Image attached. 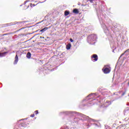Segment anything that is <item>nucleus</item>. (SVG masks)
<instances>
[{
	"label": "nucleus",
	"mask_w": 129,
	"mask_h": 129,
	"mask_svg": "<svg viewBox=\"0 0 129 129\" xmlns=\"http://www.w3.org/2000/svg\"><path fill=\"white\" fill-rule=\"evenodd\" d=\"M111 70V69H110V67L104 68L102 70L104 74H108V73H110Z\"/></svg>",
	"instance_id": "1"
},
{
	"label": "nucleus",
	"mask_w": 129,
	"mask_h": 129,
	"mask_svg": "<svg viewBox=\"0 0 129 129\" xmlns=\"http://www.w3.org/2000/svg\"><path fill=\"white\" fill-rule=\"evenodd\" d=\"M92 58L94 59V60L95 61L98 60V56H97V54H93L92 56Z\"/></svg>",
	"instance_id": "2"
},
{
	"label": "nucleus",
	"mask_w": 129,
	"mask_h": 129,
	"mask_svg": "<svg viewBox=\"0 0 129 129\" xmlns=\"http://www.w3.org/2000/svg\"><path fill=\"white\" fill-rule=\"evenodd\" d=\"M8 52H0V57H5L6 54H8Z\"/></svg>",
	"instance_id": "3"
},
{
	"label": "nucleus",
	"mask_w": 129,
	"mask_h": 129,
	"mask_svg": "<svg viewBox=\"0 0 129 129\" xmlns=\"http://www.w3.org/2000/svg\"><path fill=\"white\" fill-rule=\"evenodd\" d=\"M48 29L49 28L48 27H45L40 30L39 32H40L41 33H44V32H46V31H47V30H48Z\"/></svg>",
	"instance_id": "4"
},
{
	"label": "nucleus",
	"mask_w": 129,
	"mask_h": 129,
	"mask_svg": "<svg viewBox=\"0 0 129 129\" xmlns=\"http://www.w3.org/2000/svg\"><path fill=\"white\" fill-rule=\"evenodd\" d=\"M19 61V57H18V55H16L15 56V60L14 61V64H17Z\"/></svg>",
	"instance_id": "5"
},
{
	"label": "nucleus",
	"mask_w": 129,
	"mask_h": 129,
	"mask_svg": "<svg viewBox=\"0 0 129 129\" xmlns=\"http://www.w3.org/2000/svg\"><path fill=\"white\" fill-rule=\"evenodd\" d=\"M73 13H74V14H79V11H78V9H75L73 10Z\"/></svg>",
	"instance_id": "6"
},
{
	"label": "nucleus",
	"mask_w": 129,
	"mask_h": 129,
	"mask_svg": "<svg viewBox=\"0 0 129 129\" xmlns=\"http://www.w3.org/2000/svg\"><path fill=\"white\" fill-rule=\"evenodd\" d=\"M31 52H28L26 55L27 58H28V59H30V58H31Z\"/></svg>",
	"instance_id": "7"
},
{
	"label": "nucleus",
	"mask_w": 129,
	"mask_h": 129,
	"mask_svg": "<svg viewBox=\"0 0 129 129\" xmlns=\"http://www.w3.org/2000/svg\"><path fill=\"white\" fill-rule=\"evenodd\" d=\"M22 126H23L24 127H26L27 126V124L25 123H21L19 125V127H21Z\"/></svg>",
	"instance_id": "8"
},
{
	"label": "nucleus",
	"mask_w": 129,
	"mask_h": 129,
	"mask_svg": "<svg viewBox=\"0 0 129 129\" xmlns=\"http://www.w3.org/2000/svg\"><path fill=\"white\" fill-rule=\"evenodd\" d=\"M71 48V44H69L67 45V50H70Z\"/></svg>",
	"instance_id": "9"
},
{
	"label": "nucleus",
	"mask_w": 129,
	"mask_h": 129,
	"mask_svg": "<svg viewBox=\"0 0 129 129\" xmlns=\"http://www.w3.org/2000/svg\"><path fill=\"white\" fill-rule=\"evenodd\" d=\"M126 52H129V49H127L126 51H125L124 53H122L120 55V57H122V56H123V55H124V54H125V53H126Z\"/></svg>",
	"instance_id": "10"
},
{
	"label": "nucleus",
	"mask_w": 129,
	"mask_h": 129,
	"mask_svg": "<svg viewBox=\"0 0 129 129\" xmlns=\"http://www.w3.org/2000/svg\"><path fill=\"white\" fill-rule=\"evenodd\" d=\"M69 14H70L69 11H66L64 12V16H68L69 15Z\"/></svg>",
	"instance_id": "11"
},
{
	"label": "nucleus",
	"mask_w": 129,
	"mask_h": 129,
	"mask_svg": "<svg viewBox=\"0 0 129 129\" xmlns=\"http://www.w3.org/2000/svg\"><path fill=\"white\" fill-rule=\"evenodd\" d=\"M38 5V4H37L36 5L35 4H33L32 3H31L30 4V6L31 7V8H33V7H35V6H37Z\"/></svg>",
	"instance_id": "12"
},
{
	"label": "nucleus",
	"mask_w": 129,
	"mask_h": 129,
	"mask_svg": "<svg viewBox=\"0 0 129 129\" xmlns=\"http://www.w3.org/2000/svg\"><path fill=\"white\" fill-rule=\"evenodd\" d=\"M31 117H35V114H32L30 115Z\"/></svg>",
	"instance_id": "13"
},
{
	"label": "nucleus",
	"mask_w": 129,
	"mask_h": 129,
	"mask_svg": "<svg viewBox=\"0 0 129 129\" xmlns=\"http://www.w3.org/2000/svg\"><path fill=\"white\" fill-rule=\"evenodd\" d=\"M29 2H30V1H29V0L26 1L24 2L25 5H26V4H27V3H29Z\"/></svg>",
	"instance_id": "14"
},
{
	"label": "nucleus",
	"mask_w": 129,
	"mask_h": 129,
	"mask_svg": "<svg viewBox=\"0 0 129 129\" xmlns=\"http://www.w3.org/2000/svg\"><path fill=\"white\" fill-rule=\"evenodd\" d=\"M35 114H38L39 113V112L38 111V110H36L35 111Z\"/></svg>",
	"instance_id": "15"
},
{
	"label": "nucleus",
	"mask_w": 129,
	"mask_h": 129,
	"mask_svg": "<svg viewBox=\"0 0 129 129\" xmlns=\"http://www.w3.org/2000/svg\"><path fill=\"white\" fill-rule=\"evenodd\" d=\"M70 41L72 43V42H74V40H73V39H72V38H71L70 39Z\"/></svg>",
	"instance_id": "16"
},
{
	"label": "nucleus",
	"mask_w": 129,
	"mask_h": 129,
	"mask_svg": "<svg viewBox=\"0 0 129 129\" xmlns=\"http://www.w3.org/2000/svg\"><path fill=\"white\" fill-rule=\"evenodd\" d=\"M43 22H44V20H42L41 22L37 23V24H41V23H43Z\"/></svg>",
	"instance_id": "17"
},
{
	"label": "nucleus",
	"mask_w": 129,
	"mask_h": 129,
	"mask_svg": "<svg viewBox=\"0 0 129 129\" xmlns=\"http://www.w3.org/2000/svg\"><path fill=\"white\" fill-rule=\"evenodd\" d=\"M124 94H125V92H124L122 94V96H123V95H124Z\"/></svg>",
	"instance_id": "18"
},
{
	"label": "nucleus",
	"mask_w": 129,
	"mask_h": 129,
	"mask_svg": "<svg viewBox=\"0 0 129 129\" xmlns=\"http://www.w3.org/2000/svg\"><path fill=\"white\" fill-rule=\"evenodd\" d=\"M90 1V2H92V0H89Z\"/></svg>",
	"instance_id": "19"
},
{
	"label": "nucleus",
	"mask_w": 129,
	"mask_h": 129,
	"mask_svg": "<svg viewBox=\"0 0 129 129\" xmlns=\"http://www.w3.org/2000/svg\"><path fill=\"white\" fill-rule=\"evenodd\" d=\"M109 102V101H107V102Z\"/></svg>",
	"instance_id": "20"
},
{
	"label": "nucleus",
	"mask_w": 129,
	"mask_h": 129,
	"mask_svg": "<svg viewBox=\"0 0 129 129\" xmlns=\"http://www.w3.org/2000/svg\"><path fill=\"white\" fill-rule=\"evenodd\" d=\"M28 8H29V6H28Z\"/></svg>",
	"instance_id": "21"
},
{
	"label": "nucleus",
	"mask_w": 129,
	"mask_h": 129,
	"mask_svg": "<svg viewBox=\"0 0 129 129\" xmlns=\"http://www.w3.org/2000/svg\"><path fill=\"white\" fill-rule=\"evenodd\" d=\"M128 84L129 85V83H128Z\"/></svg>",
	"instance_id": "22"
}]
</instances>
